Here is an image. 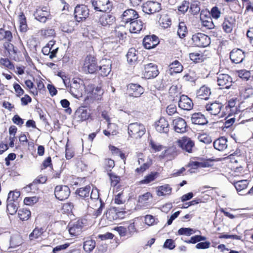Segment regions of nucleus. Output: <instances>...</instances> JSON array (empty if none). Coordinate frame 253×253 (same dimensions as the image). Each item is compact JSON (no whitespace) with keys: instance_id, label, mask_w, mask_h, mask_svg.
<instances>
[{"instance_id":"f257e3e1","label":"nucleus","mask_w":253,"mask_h":253,"mask_svg":"<svg viewBox=\"0 0 253 253\" xmlns=\"http://www.w3.org/2000/svg\"><path fill=\"white\" fill-rule=\"evenodd\" d=\"M84 82L80 79H74L70 85V92L75 98H80L84 91Z\"/></svg>"},{"instance_id":"f03ea898","label":"nucleus","mask_w":253,"mask_h":253,"mask_svg":"<svg viewBox=\"0 0 253 253\" xmlns=\"http://www.w3.org/2000/svg\"><path fill=\"white\" fill-rule=\"evenodd\" d=\"M34 16L38 21L45 23L51 18L50 9L47 6H38L34 11Z\"/></svg>"},{"instance_id":"7ed1b4c3","label":"nucleus","mask_w":253,"mask_h":253,"mask_svg":"<svg viewBox=\"0 0 253 253\" xmlns=\"http://www.w3.org/2000/svg\"><path fill=\"white\" fill-rule=\"evenodd\" d=\"M128 132L132 137L139 138L145 132L144 126L139 123H135L129 124L128 126Z\"/></svg>"},{"instance_id":"20e7f679","label":"nucleus","mask_w":253,"mask_h":253,"mask_svg":"<svg viewBox=\"0 0 253 253\" xmlns=\"http://www.w3.org/2000/svg\"><path fill=\"white\" fill-rule=\"evenodd\" d=\"M192 39L194 44L199 47H207L211 43L210 38L201 33L193 35Z\"/></svg>"},{"instance_id":"39448f33","label":"nucleus","mask_w":253,"mask_h":253,"mask_svg":"<svg viewBox=\"0 0 253 253\" xmlns=\"http://www.w3.org/2000/svg\"><path fill=\"white\" fill-rule=\"evenodd\" d=\"M83 69L86 73L92 74L97 70L98 67L94 57L87 56L84 60Z\"/></svg>"},{"instance_id":"423d86ee","label":"nucleus","mask_w":253,"mask_h":253,"mask_svg":"<svg viewBox=\"0 0 253 253\" xmlns=\"http://www.w3.org/2000/svg\"><path fill=\"white\" fill-rule=\"evenodd\" d=\"M84 221V220L83 219H79L70 223L69 228L70 234L73 236L80 235L82 232L83 228L85 224Z\"/></svg>"},{"instance_id":"0eeeda50","label":"nucleus","mask_w":253,"mask_h":253,"mask_svg":"<svg viewBox=\"0 0 253 253\" xmlns=\"http://www.w3.org/2000/svg\"><path fill=\"white\" fill-rule=\"evenodd\" d=\"M70 194L69 188L66 185H58L54 189V195L57 199L62 201L67 199Z\"/></svg>"},{"instance_id":"6e6552de","label":"nucleus","mask_w":253,"mask_h":253,"mask_svg":"<svg viewBox=\"0 0 253 253\" xmlns=\"http://www.w3.org/2000/svg\"><path fill=\"white\" fill-rule=\"evenodd\" d=\"M91 2L94 9L98 11L106 12L111 7L109 0H91Z\"/></svg>"},{"instance_id":"1a4fd4ad","label":"nucleus","mask_w":253,"mask_h":253,"mask_svg":"<svg viewBox=\"0 0 253 253\" xmlns=\"http://www.w3.org/2000/svg\"><path fill=\"white\" fill-rule=\"evenodd\" d=\"M161 9V4L156 1H148L142 6L143 11L149 14L159 12Z\"/></svg>"},{"instance_id":"9d476101","label":"nucleus","mask_w":253,"mask_h":253,"mask_svg":"<svg viewBox=\"0 0 253 253\" xmlns=\"http://www.w3.org/2000/svg\"><path fill=\"white\" fill-rule=\"evenodd\" d=\"M74 15L76 20L80 22L88 17L89 11L87 7L84 5H77L75 8Z\"/></svg>"},{"instance_id":"9b49d317","label":"nucleus","mask_w":253,"mask_h":253,"mask_svg":"<svg viewBox=\"0 0 253 253\" xmlns=\"http://www.w3.org/2000/svg\"><path fill=\"white\" fill-rule=\"evenodd\" d=\"M158 74L159 71L156 65L153 63H149L145 66L143 76L145 79H149L155 78Z\"/></svg>"},{"instance_id":"f8f14e48","label":"nucleus","mask_w":253,"mask_h":253,"mask_svg":"<svg viewBox=\"0 0 253 253\" xmlns=\"http://www.w3.org/2000/svg\"><path fill=\"white\" fill-rule=\"evenodd\" d=\"M54 44L55 41H50L42 49L43 54L49 55L50 59H52L56 56L58 50V47L54 46Z\"/></svg>"},{"instance_id":"ddd939ff","label":"nucleus","mask_w":253,"mask_h":253,"mask_svg":"<svg viewBox=\"0 0 253 253\" xmlns=\"http://www.w3.org/2000/svg\"><path fill=\"white\" fill-rule=\"evenodd\" d=\"M176 143L178 146L186 152L190 153L194 146V142L190 138L187 137H183L178 139Z\"/></svg>"},{"instance_id":"4468645a","label":"nucleus","mask_w":253,"mask_h":253,"mask_svg":"<svg viewBox=\"0 0 253 253\" xmlns=\"http://www.w3.org/2000/svg\"><path fill=\"white\" fill-rule=\"evenodd\" d=\"M90 115L89 110L85 107H79L75 113V119L83 122L88 119Z\"/></svg>"},{"instance_id":"2eb2a0df","label":"nucleus","mask_w":253,"mask_h":253,"mask_svg":"<svg viewBox=\"0 0 253 253\" xmlns=\"http://www.w3.org/2000/svg\"><path fill=\"white\" fill-rule=\"evenodd\" d=\"M223 105L217 101L209 103L205 106L206 110L211 115L216 116L221 111Z\"/></svg>"},{"instance_id":"dca6fc26","label":"nucleus","mask_w":253,"mask_h":253,"mask_svg":"<svg viewBox=\"0 0 253 253\" xmlns=\"http://www.w3.org/2000/svg\"><path fill=\"white\" fill-rule=\"evenodd\" d=\"M121 18L122 21L124 23H130L134 20L138 18V14L135 10L132 9H128L124 12Z\"/></svg>"},{"instance_id":"f3484780","label":"nucleus","mask_w":253,"mask_h":253,"mask_svg":"<svg viewBox=\"0 0 253 253\" xmlns=\"http://www.w3.org/2000/svg\"><path fill=\"white\" fill-rule=\"evenodd\" d=\"M217 82L219 86L229 88L231 85L232 79L230 76L226 74H218Z\"/></svg>"},{"instance_id":"a211bd4d","label":"nucleus","mask_w":253,"mask_h":253,"mask_svg":"<svg viewBox=\"0 0 253 253\" xmlns=\"http://www.w3.org/2000/svg\"><path fill=\"white\" fill-rule=\"evenodd\" d=\"M99 192L97 188H93L90 193L89 201H88L89 206L92 209L97 207L98 205H102L101 199H99Z\"/></svg>"},{"instance_id":"6ab92c4d","label":"nucleus","mask_w":253,"mask_h":253,"mask_svg":"<svg viewBox=\"0 0 253 253\" xmlns=\"http://www.w3.org/2000/svg\"><path fill=\"white\" fill-rule=\"evenodd\" d=\"M127 90L129 95L134 97H139L144 92L143 88L137 84H128Z\"/></svg>"},{"instance_id":"aec40b11","label":"nucleus","mask_w":253,"mask_h":253,"mask_svg":"<svg viewBox=\"0 0 253 253\" xmlns=\"http://www.w3.org/2000/svg\"><path fill=\"white\" fill-rule=\"evenodd\" d=\"M178 106L181 109L189 111L193 108V103L187 96L182 95L178 101Z\"/></svg>"},{"instance_id":"412c9836","label":"nucleus","mask_w":253,"mask_h":253,"mask_svg":"<svg viewBox=\"0 0 253 253\" xmlns=\"http://www.w3.org/2000/svg\"><path fill=\"white\" fill-rule=\"evenodd\" d=\"M172 125L174 130L177 133H184L186 131L187 125L185 120L180 117L173 120Z\"/></svg>"},{"instance_id":"4be33fe9","label":"nucleus","mask_w":253,"mask_h":253,"mask_svg":"<svg viewBox=\"0 0 253 253\" xmlns=\"http://www.w3.org/2000/svg\"><path fill=\"white\" fill-rule=\"evenodd\" d=\"M111 70V62L109 59H104L100 62L99 71L102 76H107Z\"/></svg>"},{"instance_id":"5701e85b","label":"nucleus","mask_w":253,"mask_h":253,"mask_svg":"<svg viewBox=\"0 0 253 253\" xmlns=\"http://www.w3.org/2000/svg\"><path fill=\"white\" fill-rule=\"evenodd\" d=\"M155 128L160 133H167L169 131V124L164 117L161 118L155 123Z\"/></svg>"},{"instance_id":"b1692460","label":"nucleus","mask_w":253,"mask_h":253,"mask_svg":"<svg viewBox=\"0 0 253 253\" xmlns=\"http://www.w3.org/2000/svg\"><path fill=\"white\" fill-rule=\"evenodd\" d=\"M230 58L236 64L241 63L245 58L244 52L240 49H233L230 52Z\"/></svg>"},{"instance_id":"393cba45","label":"nucleus","mask_w":253,"mask_h":253,"mask_svg":"<svg viewBox=\"0 0 253 253\" xmlns=\"http://www.w3.org/2000/svg\"><path fill=\"white\" fill-rule=\"evenodd\" d=\"M159 42L155 35L146 36L143 39V44L146 49H151L156 47Z\"/></svg>"},{"instance_id":"a878e982","label":"nucleus","mask_w":253,"mask_h":253,"mask_svg":"<svg viewBox=\"0 0 253 253\" xmlns=\"http://www.w3.org/2000/svg\"><path fill=\"white\" fill-rule=\"evenodd\" d=\"M210 13H205L202 12L200 14V20L202 25L207 29H211L214 28V24L212 22L211 17L210 16Z\"/></svg>"},{"instance_id":"bb28decb","label":"nucleus","mask_w":253,"mask_h":253,"mask_svg":"<svg viewBox=\"0 0 253 253\" xmlns=\"http://www.w3.org/2000/svg\"><path fill=\"white\" fill-rule=\"evenodd\" d=\"M191 120L193 124L199 125H204L208 123L207 118L201 113L193 114Z\"/></svg>"},{"instance_id":"cd10ccee","label":"nucleus","mask_w":253,"mask_h":253,"mask_svg":"<svg viewBox=\"0 0 253 253\" xmlns=\"http://www.w3.org/2000/svg\"><path fill=\"white\" fill-rule=\"evenodd\" d=\"M143 23L140 19H135L130 23L129 31L133 33L139 32L143 28Z\"/></svg>"},{"instance_id":"c85d7f7f","label":"nucleus","mask_w":253,"mask_h":253,"mask_svg":"<svg viewBox=\"0 0 253 253\" xmlns=\"http://www.w3.org/2000/svg\"><path fill=\"white\" fill-rule=\"evenodd\" d=\"M234 185L238 193L243 195L246 194L244 191L247 189L249 181L247 180H241L235 182Z\"/></svg>"},{"instance_id":"c756f323","label":"nucleus","mask_w":253,"mask_h":253,"mask_svg":"<svg viewBox=\"0 0 253 253\" xmlns=\"http://www.w3.org/2000/svg\"><path fill=\"white\" fill-rule=\"evenodd\" d=\"M115 21V17L108 14H104L100 16L99 23L102 26H107L112 25Z\"/></svg>"},{"instance_id":"7c9ffc66","label":"nucleus","mask_w":253,"mask_h":253,"mask_svg":"<svg viewBox=\"0 0 253 253\" xmlns=\"http://www.w3.org/2000/svg\"><path fill=\"white\" fill-rule=\"evenodd\" d=\"M227 140L225 137H220L213 142V146L214 148L218 151H222L226 149L227 147Z\"/></svg>"},{"instance_id":"2f4dec72","label":"nucleus","mask_w":253,"mask_h":253,"mask_svg":"<svg viewBox=\"0 0 253 253\" xmlns=\"http://www.w3.org/2000/svg\"><path fill=\"white\" fill-rule=\"evenodd\" d=\"M235 24L234 19L231 17H226L222 24L223 29L226 33H230Z\"/></svg>"},{"instance_id":"473e14b6","label":"nucleus","mask_w":253,"mask_h":253,"mask_svg":"<svg viewBox=\"0 0 253 253\" xmlns=\"http://www.w3.org/2000/svg\"><path fill=\"white\" fill-rule=\"evenodd\" d=\"M211 94L210 88L205 85L201 86L197 92V96L199 98L205 100L208 99Z\"/></svg>"},{"instance_id":"72a5a7b5","label":"nucleus","mask_w":253,"mask_h":253,"mask_svg":"<svg viewBox=\"0 0 253 253\" xmlns=\"http://www.w3.org/2000/svg\"><path fill=\"white\" fill-rule=\"evenodd\" d=\"M137 51L133 48H130L126 54L127 62L130 64H135L138 59Z\"/></svg>"},{"instance_id":"f704fd0d","label":"nucleus","mask_w":253,"mask_h":253,"mask_svg":"<svg viewBox=\"0 0 253 253\" xmlns=\"http://www.w3.org/2000/svg\"><path fill=\"white\" fill-rule=\"evenodd\" d=\"M170 74L179 73L183 71V66L177 60H175L172 62L169 66Z\"/></svg>"},{"instance_id":"c9c22d12","label":"nucleus","mask_w":253,"mask_h":253,"mask_svg":"<svg viewBox=\"0 0 253 253\" xmlns=\"http://www.w3.org/2000/svg\"><path fill=\"white\" fill-rule=\"evenodd\" d=\"M171 188L168 185L160 186L157 190V194L159 196H165L170 193Z\"/></svg>"},{"instance_id":"e433bc0d","label":"nucleus","mask_w":253,"mask_h":253,"mask_svg":"<svg viewBox=\"0 0 253 253\" xmlns=\"http://www.w3.org/2000/svg\"><path fill=\"white\" fill-rule=\"evenodd\" d=\"M22 243V238L18 235L12 236L10 241V248H15Z\"/></svg>"},{"instance_id":"4c0bfd02","label":"nucleus","mask_w":253,"mask_h":253,"mask_svg":"<svg viewBox=\"0 0 253 253\" xmlns=\"http://www.w3.org/2000/svg\"><path fill=\"white\" fill-rule=\"evenodd\" d=\"M95 247V241L87 239L84 243V249L86 252H91Z\"/></svg>"},{"instance_id":"58836bf2","label":"nucleus","mask_w":253,"mask_h":253,"mask_svg":"<svg viewBox=\"0 0 253 253\" xmlns=\"http://www.w3.org/2000/svg\"><path fill=\"white\" fill-rule=\"evenodd\" d=\"M102 94V91L100 87L97 86L93 87L91 90L89 91L88 96L94 99H99Z\"/></svg>"},{"instance_id":"ea45409f","label":"nucleus","mask_w":253,"mask_h":253,"mask_svg":"<svg viewBox=\"0 0 253 253\" xmlns=\"http://www.w3.org/2000/svg\"><path fill=\"white\" fill-rule=\"evenodd\" d=\"M18 216L23 221L28 220L31 216L30 210L26 209H20L18 212Z\"/></svg>"},{"instance_id":"a19ab883","label":"nucleus","mask_w":253,"mask_h":253,"mask_svg":"<svg viewBox=\"0 0 253 253\" xmlns=\"http://www.w3.org/2000/svg\"><path fill=\"white\" fill-rule=\"evenodd\" d=\"M12 39V35L10 31L0 29V41L5 40L7 42H11Z\"/></svg>"},{"instance_id":"79ce46f5","label":"nucleus","mask_w":253,"mask_h":253,"mask_svg":"<svg viewBox=\"0 0 253 253\" xmlns=\"http://www.w3.org/2000/svg\"><path fill=\"white\" fill-rule=\"evenodd\" d=\"M187 33V27L185 23L183 22H180L177 30V35L180 38H183L185 37Z\"/></svg>"},{"instance_id":"37998d69","label":"nucleus","mask_w":253,"mask_h":253,"mask_svg":"<svg viewBox=\"0 0 253 253\" xmlns=\"http://www.w3.org/2000/svg\"><path fill=\"white\" fill-rule=\"evenodd\" d=\"M7 210L8 213L11 215L14 214L18 210L17 202H11L7 201Z\"/></svg>"},{"instance_id":"c03bdc74","label":"nucleus","mask_w":253,"mask_h":253,"mask_svg":"<svg viewBox=\"0 0 253 253\" xmlns=\"http://www.w3.org/2000/svg\"><path fill=\"white\" fill-rule=\"evenodd\" d=\"M116 36L121 40H124L126 38V28L124 26L117 27L115 30Z\"/></svg>"},{"instance_id":"a18cd8bd","label":"nucleus","mask_w":253,"mask_h":253,"mask_svg":"<svg viewBox=\"0 0 253 253\" xmlns=\"http://www.w3.org/2000/svg\"><path fill=\"white\" fill-rule=\"evenodd\" d=\"M19 22L20 31L22 32H26L27 29V25L26 24V17L23 13H21L19 16Z\"/></svg>"},{"instance_id":"49530a36","label":"nucleus","mask_w":253,"mask_h":253,"mask_svg":"<svg viewBox=\"0 0 253 253\" xmlns=\"http://www.w3.org/2000/svg\"><path fill=\"white\" fill-rule=\"evenodd\" d=\"M190 59L195 62L200 63L204 61V56L202 53L198 52L191 53L189 54Z\"/></svg>"},{"instance_id":"de8ad7c7","label":"nucleus","mask_w":253,"mask_h":253,"mask_svg":"<svg viewBox=\"0 0 253 253\" xmlns=\"http://www.w3.org/2000/svg\"><path fill=\"white\" fill-rule=\"evenodd\" d=\"M43 231L42 228H36L33 232L29 235L30 240L37 239L41 236Z\"/></svg>"},{"instance_id":"09e8293b","label":"nucleus","mask_w":253,"mask_h":253,"mask_svg":"<svg viewBox=\"0 0 253 253\" xmlns=\"http://www.w3.org/2000/svg\"><path fill=\"white\" fill-rule=\"evenodd\" d=\"M90 190V187L89 186H86L84 187H82L78 190V193L80 197H88Z\"/></svg>"},{"instance_id":"8fccbe9b","label":"nucleus","mask_w":253,"mask_h":253,"mask_svg":"<svg viewBox=\"0 0 253 253\" xmlns=\"http://www.w3.org/2000/svg\"><path fill=\"white\" fill-rule=\"evenodd\" d=\"M20 195V193L19 191H10L8 193L7 201L11 202H17L16 201Z\"/></svg>"},{"instance_id":"3c124183","label":"nucleus","mask_w":253,"mask_h":253,"mask_svg":"<svg viewBox=\"0 0 253 253\" xmlns=\"http://www.w3.org/2000/svg\"><path fill=\"white\" fill-rule=\"evenodd\" d=\"M174 151L173 150L168 149L163 152L160 155V157L161 159L166 158L168 160H171L174 157L173 156Z\"/></svg>"},{"instance_id":"603ef678","label":"nucleus","mask_w":253,"mask_h":253,"mask_svg":"<svg viewBox=\"0 0 253 253\" xmlns=\"http://www.w3.org/2000/svg\"><path fill=\"white\" fill-rule=\"evenodd\" d=\"M178 234L179 235L190 236L194 234V229L190 228H181L178 230Z\"/></svg>"},{"instance_id":"864d4df0","label":"nucleus","mask_w":253,"mask_h":253,"mask_svg":"<svg viewBox=\"0 0 253 253\" xmlns=\"http://www.w3.org/2000/svg\"><path fill=\"white\" fill-rule=\"evenodd\" d=\"M190 11L194 15L198 14L200 11L199 2L197 1L192 2L190 5Z\"/></svg>"},{"instance_id":"5fc2aeb1","label":"nucleus","mask_w":253,"mask_h":253,"mask_svg":"<svg viewBox=\"0 0 253 253\" xmlns=\"http://www.w3.org/2000/svg\"><path fill=\"white\" fill-rule=\"evenodd\" d=\"M206 240V238L204 236L196 235L192 237L189 240L186 241L185 242L188 244H195L198 242L205 241Z\"/></svg>"},{"instance_id":"6e6d98bb","label":"nucleus","mask_w":253,"mask_h":253,"mask_svg":"<svg viewBox=\"0 0 253 253\" xmlns=\"http://www.w3.org/2000/svg\"><path fill=\"white\" fill-rule=\"evenodd\" d=\"M156 173L152 172L149 175L145 176L144 179L141 180L139 182L140 184H148L153 181L156 178Z\"/></svg>"},{"instance_id":"4d7b16f0","label":"nucleus","mask_w":253,"mask_h":253,"mask_svg":"<svg viewBox=\"0 0 253 253\" xmlns=\"http://www.w3.org/2000/svg\"><path fill=\"white\" fill-rule=\"evenodd\" d=\"M39 201V198L36 196L26 197L24 200V203L28 206H32L37 203Z\"/></svg>"},{"instance_id":"13d9d810","label":"nucleus","mask_w":253,"mask_h":253,"mask_svg":"<svg viewBox=\"0 0 253 253\" xmlns=\"http://www.w3.org/2000/svg\"><path fill=\"white\" fill-rule=\"evenodd\" d=\"M160 23L162 27L167 28L171 25V20L168 17L164 16L160 18Z\"/></svg>"},{"instance_id":"bf43d9fd","label":"nucleus","mask_w":253,"mask_h":253,"mask_svg":"<svg viewBox=\"0 0 253 253\" xmlns=\"http://www.w3.org/2000/svg\"><path fill=\"white\" fill-rule=\"evenodd\" d=\"M152 197V194L150 192H147L141 196H139L138 201L139 203L143 204L146 203L148 199Z\"/></svg>"},{"instance_id":"052dcab7","label":"nucleus","mask_w":253,"mask_h":253,"mask_svg":"<svg viewBox=\"0 0 253 253\" xmlns=\"http://www.w3.org/2000/svg\"><path fill=\"white\" fill-rule=\"evenodd\" d=\"M198 138L199 141L205 144H210L212 141L211 137L206 134L200 135Z\"/></svg>"},{"instance_id":"680f3d73","label":"nucleus","mask_w":253,"mask_h":253,"mask_svg":"<svg viewBox=\"0 0 253 253\" xmlns=\"http://www.w3.org/2000/svg\"><path fill=\"white\" fill-rule=\"evenodd\" d=\"M108 175L110 177L111 185L116 186L120 180V177L112 173H109Z\"/></svg>"},{"instance_id":"e2e57ef3","label":"nucleus","mask_w":253,"mask_h":253,"mask_svg":"<svg viewBox=\"0 0 253 253\" xmlns=\"http://www.w3.org/2000/svg\"><path fill=\"white\" fill-rule=\"evenodd\" d=\"M0 63L9 69H12L14 68L13 65L7 58H1L0 59Z\"/></svg>"},{"instance_id":"0e129e2a","label":"nucleus","mask_w":253,"mask_h":253,"mask_svg":"<svg viewBox=\"0 0 253 253\" xmlns=\"http://www.w3.org/2000/svg\"><path fill=\"white\" fill-rule=\"evenodd\" d=\"M211 14L213 18L217 19L220 16L221 12L217 7L214 6L211 8Z\"/></svg>"},{"instance_id":"69168bd1","label":"nucleus","mask_w":253,"mask_h":253,"mask_svg":"<svg viewBox=\"0 0 253 253\" xmlns=\"http://www.w3.org/2000/svg\"><path fill=\"white\" fill-rule=\"evenodd\" d=\"M105 168L107 170H111L115 166L114 161L110 159H105L104 161Z\"/></svg>"},{"instance_id":"338daca9","label":"nucleus","mask_w":253,"mask_h":253,"mask_svg":"<svg viewBox=\"0 0 253 253\" xmlns=\"http://www.w3.org/2000/svg\"><path fill=\"white\" fill-rule=\"evenodd\" d=\"M62 106L65 108H66L65 111L67 113L70 114L72 113L71 109L69 107L70 102L67 99H62L60 101Z\"/></svg>"},{"instance_id":"774afa93","label":"nucleus","mask_w":253,"mask_h":253,"mask_svg":"<svg viewBox=\"0 0 253 253\" xmlns=\"http://www.w3.org/2000/svg\"><path fill=\"white\" fill-rule=\"evenodd\" d=\"M189 3L188 1H184L178 7V11L181 12L182 13L186 12L189 8Z\"/></svg>"}]
</instances>
